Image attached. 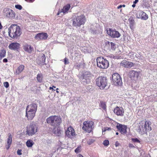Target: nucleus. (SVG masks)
Instances as JSON below:
<instances>
[{"mask_svg":"<svg viewBox=\"0 0 157 157\" xmlns=\"http://www.w3.org/2000/svg\"><path fill=\"white\" fill-rule=\"evenodd\" d=\"M37 108V105L36 103H32L27 106L25 116L29 120H32L35 116Z\"/></svg>","mask_w":157,"mask_h":157,"instance_id":"f257e3e1","label":"nucleus"},{"mask_svg":"<svg viewBox=\"0 0 157 157\" xmlns=\"http://www.w3.org/2000/svg\"><path fill=\"white\" fill-rule=\"evenodd\" d=\"M9 34L10 36L13 38H17L21 34L20 27L17 25H11L9 28Z\"/></svg>","mask_w":157,"mask_h":157,"instance_id":"f03ea898","label":"nucleus"},{"mask_svg":"<svg viewBox=\"0 0 157 157\" xmlns=\"http://www.w3.org/2000/svg\"><path fill=\"white\" fill-rule=\"evenodd\" d=\"M72 25L76 28L84 24L85 21V16L83 15L73 16L72 18Z\"/></svg>","mask_w":157,"mask_h":157,"instance_id":"7ed1b4c3","label":"nucleus"},{"mask_svg":"<svg viewBox=\"0 0 157 157\" xmlns=\"http://www.w3.org/2000/svg\"><path fill=\"white\" fill-rule=\"evenodd\" d=\"M47 123L55 128L59 126L61 123V119L60 116H52L46 119Z\"/></svg>","mask_w":157,"mask_h":157,"instance_id":"20e7f679","label":"nucleus"},{"mask_svg":"<svg viewBox=\"0 0 157 157\" xmlns=\"http://www.w3.org/2000/svg\"><path fill=\"white\" fill-rule=\"evenodd\" d=\"M137 132L140 134L142 135L147 133V130L150 131L151 130V128L150 126L151 122L150 121H145L144 123L140 124Z\"/></svg>","mask_w":157,"mask_h":157,"instance_id":"39448f33","label":"nucleus"},{"mask_svg":"<svg viewBox=\"0 0 157 157\" xmlns=\"http://www.w3.org/2000/svg\"><path fill=\"white\" fill-rule=\"evenodd\" d=\"M97 66L100 68L105 69L109 66V62L102 57H99L96 59Z\"/></svg>","mask_w":157,"mask_h":157,"instance_id":"423d86ee","label":"nucleus"},{"mask_svg":"<svg viewBox=\"0 0 157 157\" xmlns=\"http://www.w3.org/2000/svg\"><path fill=\"white\" fill-rule=\"evenodd\" d=\"M92 76V75L89 71H87L83 73L82 75V83L84 85L89 84Z\"/></svg>","mask_w":157,"mask_h":157,"instance_id":"0eeeda50","label":"nucleus"},{"mask_svg":"<svg viewBox=\"0 0 157 157\" xmlns=\"http://www.w3.org/2000/svg\"><path fill=\"white\" fill-rule=\"evenodd\" d=\"M2 13L3 15L7 18L12 20L14 19L15 18V13L10 8H4L2 11Z\"/></svg>","mask_w":157,"mask_h":157,"instance_id":"6e6552de","label":"nucleus"},{"mask_svg":"<svg viewBox=\"0 0 157 157\" xmlns=\"http://www.w3.org/2000/svg\"><path fill=\"white\" fill-rule=\"evenodd\" d=\"M96 83L101 89H103L107 85V79L104 77H99L96 79Z\"/></svg>","mask_w":157,"mask_h":157,"instance_id":"1a4fd4ad","label":"nucleus"},{"mask_svg":"<svg viewBox=\"0 0 157 157\" xmlns=\"http://www.w3.org/2000/svg\"><path fill=\"white\" fill-rule=\"evenodd\" d=\"M93 124L92 121H85L83 123L82 129L86 132H90L92 130Z\"/></svg>","mask_w":157,"mask_h":157,"instance_id":"9d476101","label":"nucleus"},{"mask_svg":"<svg viewBox=\"0 0 157 157\" xmlns=\"http://www.w3.org/2000/svg\"><path fill=\"white\" fill-rule=\"evenodd\" d=\"M112 80L114 85L117 86L121 85L122 82L120 75L117 73H115L112 75Z\"/></svg>","mask_w":157,"mask_h":157,"instance_id":"9b49d317","label":"nucleus"},{"mask_svg":"<svg viewBox=\"0 0 157 157\" xmlns=\"http://www.w3.org/2000/svg\"><path fill=\"white\" fill-rule=\"evenodd\" d=\"M37 132V127L36 125L32 124L27 128V133L29 136H32Z\"/></svg>","mask_w":157,"mask_h":157,"instance_id":"f8f14e48","label":"nucleus"},{"mask_svg":"<svg viewBox=\"0 0 157 157\" xmlns=\"http://www.w3.org/2000/svg\"><path fill=\"white\" fill-rule=\"evenodd\" d=\"M107 33L108 35L113 38H118L121 36V34L118 32L110 28L107 31Z\"/></svg>","mask_w":157,"mask_h":157,"instance_id":"ddd939ff","label":"nucleus"},{"mask_svg":"<svg viewBox=\"0 0 157 157\" xmlns=\"http://www.w3.org/2000/svg\"><path fill=\"white\" fill-rule=\"evenodd\" d=\"M65 133L67 137L70 138H73L75 135V130L71 127H69L67 128Z\"/></svg>","mask_w":157,"mask_h":157,"instance_id":"4468645a","label":"nucleus"},{"mask_svg":"<svg viewBox=\"0 0 157 157\" xmlns=\"http://www.w3.org/2000/svg\"><path fill=\"white\" fill-rule=\"evenodd\" d=\"M114 112L117 116H123L124 115V111L122 107L117 106L114 108Z\"/></svg>","mask_w":157,"mask_h":157,"instance_id":"2eb2a0df","label":"nucleus"},{"mask_svg":"<svg viewBox=\"0 0 157 157\" xmlns=\"http://www.w3.org/2000/svg\"><path fill=\"white\" fill-rule=\"evenodd\" d=\"M48 37V34L46 33H40L36 35L35 38L37 40H45Z\"/></svg>","mask_w":157,"mask_h":157,"instance_id":"dca6fc26","label":"nucleus"},{"mask_svg":"<svg viewBox=\"0 0 157 157\" xmlns=\"http://www.w3.org/2000/svg\"><path fill=\"white\" fill-rule=\"evenodd\" d=\"M120 65L124 67L130 68L133 66L134 64L131 62L123 60L120 63Z\"/></svg>","mask_w":157,"mask_h":157,"instance_id":"f3484780","label":"nucleus"},{"mask_svg":"<svg viewBox=\"0 0 157 157\" xmlns=\"http://www.w3.org/2000/svg\"><path fill=\"white\" fill-rule=\"evenodd\" d=\"M71 7V5L69 4H67L66 5L64 6L62 9L59 10L57 14V15H59L60 13H63L61 14V15H64L67 12L68 10L70 9Z\"/></svg>","mask_w":157,"mask_h":157,"instance_id":"a211bd4d","label":"nucleus"},{"mask_svg":"<svg viewBox=\"0 0 157 157\" xmlns=\"http://www.w3.org/2000/svg\"><path fill=\"white\" fill-rule=\"evenodd\" d=\"M20 47V44L17 42L12 43L8 46L9 49L14 51H18Z\"/></svg>","mask_w":157,"mask_h":157,"instance_id":"6ab92c4d","label":"nucleus"},{"mask_svg":"<svg viewBox=\"0 0 157 157\" xmlns=\"http://www.w3.org/2000/svg\"><path fill=\"white\" fill-rule=\"evenodd\" d=\"M46 59L45 55L43 54L40 58L38 57L36 60V62L38 64L44 65L45 64V63Z\"/></svg>","mask_w":157,"mask_h":157,"instance_id":"aec40b11","label":"nucleus"},{"mask_svg":"<svg viewBox=\"0 0 157 157\" xmlns=\"http://www.w3.org/2000/svg\"><path fill=\"white\" fill-rule=\"evenodd\" d=\"M117 128L119 130L122 134H125L127 132V127L126 126L121 124H117Z\"/></svg>","mask_w":157,"mask_h":157,"instance_id":"412c9836","label":"nucleus"},{"mask_svg":"<svg viewBox=\"0 0 157 157\" xmlns=\"http://www.w3.org/2000/svg\"><path fill=\"white\" fill-rule=\"evenodd\" d=\"M139 18H140L141 19L146 20L148 18V15L145 13L143 11H139Z\"/></svg>","mask_w":157,"mask_h":157,"instance_id":"4be33fe9","label":"nucleus"},{"mask_svg":"<svg viewBox=\"0 0 157 157\" xmlns=\"http://www.w3.org/2000/svg\"><path fill=\"white\" fill-rule=\"evenodd\" d=\"M24 50L29 53H31L33 50V48L28 44L24 45L23 46Z\"/></svg>","mask_w":157,"mask_h":157,"instance_id":"5701e85b","label":"nucleus"},{"mask_svg":"<svg viewBox=\"0 0 157 157\" xmlns=\"http://www.w3.org/2000/svg\"><path fill=\"white\" fill-rule=\"evenodd\" d=\"M130 75L131 78H137L139 76V72L134 71H132L130 72Z\"/></svg>","mask_w":157,"mask_h":157,"instance_id":"b1692460","label":"nucleus"},{"mask_svg":"<svg viewBox=\"0 0 157 157\" xmlns=\"http://www.w3.org/2000/svg\"><path fill=\"white\" fill-rule=\"evenodd\" d=\"M12 142V136L10 133L9 134V136L7 139V144L8 146L6 147L7 149H8L10 146Z\"/></svg>","mask_w":157,"mask_h":157,"instance_id":"393cba45","label":"nucleus"},{"mask_svg":"<svg viewBox=\"0 0 157 157\" xmlns=\"http://www.w3.org/2000/svg\"><path fill=\"white\" fill-rule=\"evenodd\" d=\"M25 66L23 65H20L17 69L16 71V73L17 75H19L21 73L24 69Z\"/></svg>","mask_w":157,"mask_h":157,"instance_id":"a878e982","label":"nucleus"},{"mask_svg":"<svg viewBox=\"0 0 157 157\" xmlns=\"http://www.w3.org/2000/svg\"><path fill=\"white\" fill-rule=\"evenodd\" d=\"M6 52V50L4 49L0 50V60H1L2 58L5 56Z\"/></svg>","mask_w":157,"mask_h":157,"instance_id":"bb28decb","label":"nucleus"},{"mask_svg":"<svg viewBox=\"0 0 157 157\" xmlns=\"http://www.w3.org/2000/svg\"><path fill=\"white\" fill-rule=\"evenodd\" d=\"M34 143L32 140H29L26 142V146L28 147H31L33 145Z\"/></svg>","mask_w":157,"mask_h":157,"instance_id":"cd10ccee","label":"nucleus"},{"mask_svg":"<svg viewBox=\"0 0 157 157\" xmlns=\"http://www.w3.org/2000/svg\"><path fill=\"white\" fill-rule=\"evenodd\" d=\"M100 106L101 108L103 110H106V106L105 102H101L100 104Z\"/></svg>","mask_w":157,"mask_h":157,"instance_id":"c85d7f7f","label":"nucleus"},{"mask_svg":"<svg viewBox=\"0 0 157 157\" xmlns=\"http://www.w3.org/2000/svg\"><path fill=\"white\" fill-rule=\"evenodd\" d=\"M54 133L57 136H59L61 134L62 132V130H60L59 129H57V130H55L54 131Z\"/></svg>","mask_w":157,"mask_h":157,"instance_id":"c756f323","label":"nucleus"},{"mask_svg":"<svg viewBox=\"0 0 157 157\" xmlns=\"http://www.w3.org/2000/svg\"><path fill=\"white\" fill-rule=\"evenodd\" d=\"M108 44L111 45V48L113 50H114L116 48V46L115 44L113 42H108Z\"/></svg>","mask_w":157,"mask_h":157,"instance_id":"7c9ffc66","label":"nucleus"},{"mask_svg":"<svg viewBox=\"0 0 157 157\" xmlns=\"http://www.w3.org/2000/svg\"><path fill=\"white\" fill-rule=\"evenodd\" d=\"M37 79L39 82H41L42 80V76L40 74H38L37 76Z\"/></svg>","mask_w":157,"mask_h":157,"instance_id":"2f4dec72","label":"nucleus"},{"mask_svg":"<svg viewBox=\"0 0 157 157\" xmlns=\"http://www.w3.org/2000/svg\"><path fill=\"white\" fill-rule=\"evenodd\" d=\"M111 130V129L110 128H109L108 127L104 128H103L102 129V133H103V132H105L107 131H110Z\"/></svg>","mask_w":157,"mask_h":157,"instance_id":"473e14b6","label":"nucleus"},{"mask_svg":"<svg viewBox=\"0 0 157 157\" xmlns=\"http://www.w3.org/2000/svg\"><path fill=\"white\" fill-rule=\"evenodd\" d=\"M103 144L105 146H107L109 144V141L108 140H105L103 142Z\"/></svg>","mask_w":157,"mask_h":157,"instance_id":"72a5a7b5","label":"nucleus"},{"mask_svg":"<svg viewBox=\"0 0 157 157\" xmlns=\"http://www.w3.org/2000/svg\"><path fill=\"white\" fill-rule=\"evenodd\" d=\"M132 141L134 142H137L140 143V141L137 138L131 139Z\"/></svg>","mask_w":157,"mask_h":157,"instance_id":"f704fd0d","label":"nucleus"},{"mask_svg":"<svg viewBox=\"0 0 157 157\" xmlns=\"http://www.w3.org/2000/svg\"><path fill=\"white\" fill-rule=\"evenodd\" d=\"M15 7L16 9L19 10H21L22 8V6L20 5H15Z\"/></svg>","mask_w":157,"mask_h":157,"instance_id":"c9c22d12","label":"nucleus"},{"mask_svg":"<svg viewBox=\"0 0 157 157\" xmlns=\"http://www.w3.org/2000/svg\"><path fill=\"white\" fill-rule=\"evenodd\" d=\"M64 63L65 64H68L69 63V61L68 60V59H67V58H65L64 59Z\"/></svg>","mask_w":157,"mask_h":157,"instance_id":"e433bc0d","label":"nucleus"},{"mask_svg":"<svg viewBox=\"0 0 157 157\" xmlns=\"http://www.w3.org/2000/svg\"><path fill=\"white\" fill-rule=\"evenodd\" d=\"M4 86L6 87V88H7L9 86V84L8 82H5L3 83Z\"/></svg>","mask_w":157,"mask_h":157,"instance_id":"4c0bfd02","label":"nucleus"},{"mask_svg":"<svg viewBox=\"0 0 157 157\" xmlns=\"http://www.w3.org/2000/svg\"><path fill=\"white\" fill-rule=\"evenodd\" d=\"M21 151V149H18L17 151V154L19 155H21L22 154Z\"/></svg>","mask_w":157,"mask_h":157,"instance_id":"58836bf2","label":"nucleus"},{"mask_svg":"<svg viewBox=\"0 0 157 157\" xmlns=\"http://www.w3.org/2000/svg\"><path fill=\"white\" fill-rule=\"evenodd\" d=\"M94 140L92 139L89 140V141L87 142V143L89 144H90L94 142Z\"/></svg>","mask_w":157,"mask_h":157,"instance_id":"ea45409f","label":"nucleus"},{"mask_svg":"<svg viewBox=\"0 0 157 157\" xmlns=\"http://www.w3.org/2000/svg\"><path fill=\"white\" fill-rule=\"evenodd\" d=\"M128 146L130 148H135V146L134 145L131 144H129Z\"/></svg>","mask_w":157,"mask_h":157,"instance_id":"a19ab883","label":"nucleus"},{"mask_svg":"<svg viewBox=\"0 0 157 157\" xmlns=\"http://www.w3.org/2000/svg\"><path fill=\"white\" fill-rule=\"evenodd\" d=\"M120 145V144L118 142V141H116L115 143V146L117 147Z\"/></svg>","mask_w":157,"mask_h":157,"instance_id":"79ce46f5","label":"nucleus"},{"mask_svg":"<svg viewBox=\"0 0 157 157\" xmlns=\"http://www.w3.org/2000/svg\"><path fill=\"white\" fill-rule=\"evenodd\" d=\"M26 2H33L35 0H25Z\"/></svg>","mask_w":157,"mask_h":157,"instance_id":"37998d69","label":"nucleus"},{"mask_svg":"<svg viewBox=\"0 0 157 157\" xmlns=\"http://www.w3.org/2000/svg\"><path fill=\"white\" fill-rule=\"evenodd\" d=\"M134 22V21L132 20H130V25H133V23Z\"/></svg>","mask_w":157,"mask_h":157,"instance_id":"c03bdc74","label":"nucleus"},{"mask_svg":"<svg viewBox=\"0 0 157 157\" xmlns=\"http://www.w3.org/2000/svg\"><path fill=\"white\" fill-rule=\"evenodd\" d=\"M3 62L4 63H6L8 62V60L6 58H5L3 59Z\"/></svg>","mask_w":157,"mask_h":157,"instance_id":"a18cd8bd","label":"nucleus"},{"mask_svg":"<svg viewBox=\"0 0 157 157\" xmlns=\"http://www.w3.org/2000/svg\"><path fill=\"white\" fill-rule=\"evenodd\" d=\"M138 2V0H135V1L133 2V3L134 4H136Z\"/></svg>","mask_w":157,"mask_h":157,"instance_id":"49530a36","label":"nucleus"},{"mask_svg":"<svg viewBox=\"0 0 157 157\" xmlns=\"http://www.w3.org/2000/svg\"><path fill=\"white\" fill-rule=\"evenodd\" d=\"M75 152L76 153L78 152V148H76L75 150Z\"/></svg>","mask_w":157,"mask_h":157,"instance_id":"de8ad7c7","label":"nucleus"},{"mask_svg":"<svg viewBox=\"0 0 157 157\" xmlns=\"http://www.w3.org/2000/svg\"><path fill=\"white\" fill-rule=\"evenodd\" d=\"M75 66L77 68H78L80 66V64H77L75 65Z\"/></svg>","mask_w":157,"mask_h":157,"instance_id":"09e8293b","label":"nucleus"},{"mask_svg":"<svg viewBox=\"0 0 157 157\" xmlns=\"http://www.w3.org/2000/svg\"><path fill=\"white\" fill-rule=\"evenodd\" d=\"M122 7V5H120V6H118L117 7V8L118 9H120V8H121V7Z\"/></svg>","mask_w":157,"mask_h":157,"instance_id":"8fccbe9b","label":"nucleus"},{"mask_svg":"<svg viewBox=\"0 0 157 157\" xmlns=\"http://www.w3.org/2000/svg\"><path fill=\"white\" fill-rule=\"evenodd\" d=\"M2 28V25H1V22H0V29H1Z\"/></svg>","mask_w":157,"mask_h":157,"instance_id":"3c124183","label":"nucleus"},{"mask_svg":"<svg viewBox=\"0 0 157 157\" xmlns=\"http://www.w3.org/2000/svg\"><path fill=\"white\" fill-rule=\"evenodd\" d=\"M78 157H83V156L80 154H79L78 155Z\"/></svg>","mask_w":157,"mask_h":157,"instance_id":"603ef678","label":"nucleus"},{"mask_svg":"<svg viewBox=\"0 0 157 157\" xmlns=\"http://www.w3.org/2000/svg\"><path fill=\"white\" fill-rule=\"evenodd\" d=\"M136 4H134L133 3V4L132 5V6L133 7H134L136 6Z\"/></svg>","mask_w":157,"mask_h":157,"instance_id":"864d4df0","label":"nucleus"},{"mask_svg":"<svg viewBox=\"0 0 157 157\" xmlns=\"http://www.w3.org/2000/svg\"><path fill=\"white\" fill-rule=\"evenodd\" d=\"M58 90H59V89L58 88H57L56 89V92L57 93H58L59 92L58 91Z\"/></svg>","mask_w":157,"mask_h":157,"instance_id":"5fc2aeb1","label":"nucleus"},{"mask_svg":"<svg viewBox=\"0 0 157 157\" xmlns=\"http://www.w3.org/2000/svg\"><path fill=\"white\" fill-rule=\"evenodd\" d=\"M49 89H50V90H51V89H53V88L52 87H50V88H49Z\"/></svg>","mask_w":157,"mask_h":157,"instance_id":"6e6d98bb","label":"nucleus"},{"mask_svg":"<svg viewBox=\"0 0 157 157\" xmlns=\"http://www.w3.org/2000/svg\"><path fill=\"white\" fill-rule=\"evenodd\" d=\"M116 135H118V132H116Z\"/></svg>","mask_w":157,"mask_h":157,"instance_id":"4d7b16f0","label":"nucleus"},{"mask_svg":"<svg viewBox=\"0 0 157 157\" xmlns=\"http://www.w3.org/2000/svg\"><path fill=\"white\" fill-rule=\"evenodd\" d=\"M122 7H125V5H122Z\"/></svg>","mask_w":157,"mask_h":157,"instance_id":"13d9d810","label":"nucleus"},{"mask_svg":"<svg viewBox=\"0 0 157 157\" xmlns=\"http://www.w3.org/2000/svg\"><path fill=\"white\" fill-rule=\"evenodd\" d=\"M53 87L54 88H56V86H53Z\"/></svg>","mask_w":157,"mask_h":157,"instance_id":"bf43d9fd","label":"nucleus"}]
</instances>
